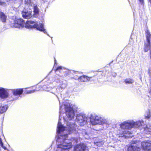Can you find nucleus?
Instances as JSON below:
<instances>
[{"label":"nucleus","mask_w":151,"mask_h":151,"mask_svg":"<svg viewBox=\"0 0 151 151\" xmlns=\"http://www.w3.org/2000/svg\"><path fill=\"white\" fill-rule=\"evenodd\" d=\"M65 108V114L68 118L70 120L74 119L75 116L73 106L69 104L61 105L60 107L59 120L57 129V136L56 144L57 146L56 151H69V149L72 147V140H74L76 142L78 141L77 138H73L70 139L67 134H65L68 131V134L72 133L76 130L75 124L68 122H66L67 127H65L60 122V117L62 110Z\"/></svg>","instance_id":"nucleus-1"},{"label":"nucleus","mask_w":151,"mask_h":151,"mask_svg":"<svg viewBox=\"0 0 151 151\" xmlns=\"http://www.w3.org/2000/svg\"><path fill=\"white\" fill-rule=\"evenodd\" d=\"M144 124L143 120L135 122L132 120L126 121L120 124V129L117 131V133L121 137H124L125 138L132 137L133 135L129 130L132 128H138L142 126Z\"/></svg>","instance_id":"nucleus-2"},{"label":"nucleus","mask_w":151,"mask_h":151,"mask_svg":"<svg viewBox=\"0 0 151 151\" xmlns=\"http://www.w3.org/2000/svg\"><path fill=\"white\" fill-rule=\"evenodd\" d=\"M28 29H35L43 32L45 34H47V32L44 28V25L42 23H39L37 22L31 20H28L25 24V22L22 19H19L15 20L12 24V26L16 28L21 29L24 27Z\"/></svg>","instance_id":"nucleus-3"},{"label":"nucleus","mask_w":151,"mask_h":151,"mask_svg":"<svg viewBox=\"0 0 151 151\" xmlns=\"http://www.w3.org/2000/svg\"><path fill=\"white\" fill-rule=\"evenodd\" d=\"M90 119L91 124L93 125L97 124L107 125L109 124V122L106 119L97 115L93 113L91 114Z\"/></svg>","instance_id":"nucleus-4"},{"label":"nucleus","mask_w":151,"mask_h":151,"mask_svg":"<svg viewBox=\"0 0 151 151\" xmlns=\"http://www.w3.org/2000/svg\"><path fill=\"white\" fill-rule=\"evenodd\" d=\"M69 71L67 69L65 68L64 67H63L61 66H60L58 67L55 71V73L57 76L55 77H55H58V79H60V80L62 79L63 78L66 76L68 73Z\"/></svg>","instance_id":"nucleus-5"},{"label":"nucleus","mask_w":151,"mask_h":151,"mask_svg":"<svg viewBox=\"0 0 151 151\" xmlns=\"http://www.w3.org/2000/svg\"><path fill=\"white\" fill-rule=\"evenodd\" d=\"M13 93V95L9 97L8 101H13L18 99L23 92L22 88H17L10 90Z\"/></svg>","instance_id":"nucleus-6"},{"label":"nucleus","mask_w":151,"mask_h":151,"mask_svg":"<svg viewBox=\"0 0 151 151\" xmlns=\"http://www.w3.org/2000/svg\"><path fill=\"white\" fill-rule=\"evenodd\" d=\"M87 120V117L85 114L80 113L77 115L76 121L79 125L83 126L86 123Z\"/></svg>","instance_id":"nucleus-7"},{"label":"nucleus","mask_w":151,"mask_h":151,"mask_svg":"<svg viewBox=\"0 0 151 151\" xmlns=\"http://www.w3.org/2000/svg\"><path fill=\"white\" fill-rule=\"evenodd\" d=\"M55 81L60 85V86H58L56 89L58 93H60L62 91L67 87V83L66 81H63L62 79L60 80L58 77H56Z\"/></svg>","instance_id":"nucleus-8"},{"label":"nucleus","mask_w":151,"mask_h":151,"mask_svg":"<svg viewBox=\"0 0 151 151\" xmlns=\"http://www.w3.org/2000/svg\"><path fill=\"white\" fill-rule=\"evenodd\" d=\"M144 50L145 52H147L149 51V57L150 59V66L148 68V73L150 77H151V43L145 42Z\"/></svg>","instance_id":"nucleus-9"},{"label":"nucleus","mask_w":151,"mask_h":151,"mask_svg":"<svg viewBox=\"0 0 151 151\" xmlns=\"http://www.w3.org/2000/svg\"><path fill=\"white\" fill-rule=\"evenodd\" d=\"M10 90L5 89L3 88H0V97L1 99H4L9 96V92Z\"/></svg>","instance_id":"nucleus-10"},{"label":"nucleus","mask_w":151,"mask_h":151,"mask_svg":"<svg viewBox=\"0 0 151 151\" xmlns=\"http://www.w3.org/2000/svg\"><path fill=\"white\" fill-rule=\"evenodd\" d=\"M141 145L143 149L146 150H151V141L145 140L141 142Z\"/></svg>","instance_id":"nucleus-11"},{"label":"nucleus","mask_w":151,"mask_h":151,"mask_svg":"<svg viewBox=\"0 0 151 151\" xmlns=\"http://www.w3.org/2000/svg\"><path fill=\"white\" fill-rule=\"evenodd\" d=\"M74 151H88V147L83 144L78 145L74 147Z\"/></svg>","instance_id":"nucleus-12"},{"label":"nucleus","mask_w":151,"mask_h":151,"mask_svg":"<svg viewBox=\"0 0 151 151\" xmlns=\"http://www.w3.org/2000/svg\"><path fill=\"white\" fill-rule=\"evenodd\" d=\"M50 81L48 80L47 81L45 82V85H43L42 87V89L46 91H50L52 89L51 86L52 84L50 82Z\"/></svg>","instance_id":"nucleus-13"},{"label":"nucleus","mask_w":151,"mask_h":151,"mask_svg":"<svg viewBox=\"0 0 151 151\" xmlns=\"http://www.w3.org/2000/svg\"><path fill=\"white\" fill-rule=\"evenodd\" d=\"M32 12L27 10L25 9L23 10L22 13V16L24 18L30 19L32 17Z\"/></svg>","instance_id":"nucleus-14"},{"label":"nucleus","mask_w":151,"mask_h":151,"mask_svg":"<svg viewBox=\"0 0 151 151\" xmlns=\"http://www.w3.org/2000/svg\"><path fill=\"white\" fill-rule=\"evenodd\" d=\"M92 77H89L86 76H83L79 77L78 78L79 81L81 82H87L89 81L92 78Z\"/></svg>","instance_id":"nucleus-15"},{"label":"nucleus","mask_w":151,"mask_h":151,"mask_svg":"<svg viewBox=\"0 0 151 151\" xmlns=\"http://www.w3.org/2000/svg\"><path fill=\"white\" fill-rule=\"evenodd\" d=\"M8 106L7 105H6L0 103V114H1L5 112L7 109Z\"/></svg>","instance_id":"nucleus-16"},{"label":"nucleus","mask_w":151,"mask_h":151,"mask_svg":"<svg viewBox=\"0 0 151 151\" xmlns=\"http://www.w3.org/2000/svg\"><path fill=\"white\" fill-rule=\"evenodd\" d=\"M145 36L146 37V41L145 42L151 43V34L149 30L147 29L145 31Z\"/></svg>","instance_id":"nucleus-17"},{"label":"nucleus","mask_w":151,"mask_h":151,"mask_svg":"<svg viewBox=\"0 0 151 151\" xmlns=\"http://www.w3.org/2000/svg\"><path fill=\"white\" fill-rule=\"evenodd\" d=\"M140 149L139 147H137L135 145H131L128 148V151H139Z\"/></svg>","instance_id":"nucleus-18"},{"label":"nucleus","mask_w":151,"mask_h":151,"mask_svg":"<svg viewBox=\"0 0 151 151\" xmlns=\"http://www.w3.org/2000/svg\"><path fill=\"white\" fill-rule=\"evenodd\" d=\"M33 16L35 17H37L39 15V10L37 6H34L33 7Z\"/></svg>","instance_id":"nucleus-19"},{"label":"nucleus","mask_w":151,"mask_h":151,"mask_svg":"<svg viewBox=\"0 0 151 151\" xmlns=\"http://www.w3.org/2000/svg\"><path fill=\"white\" fill-rule=\"evenodd\" d=\"M144 132L147 134H151V126H146V127H144Z\"/></svg>","instance_id":"nucleus-20"},{"label":"nucleus","mask_w":151,"mask_h":151,"mask_svg":"<svg viewBox=\"0 0 151 151\" xmlns=\"http://www.w3.org/2000/svg\"><path fill=\"white\" fill-rule=\"evenodd\" d=\"M0 18L3 22H5L6 20V16L2 12H0Z\"/></svg>","instance_id":"nucleus-21"},{"label":"nucleus","mask_w":151,"mask_h":151,"mask_svg":"<svg viewBox=\"0 0 151 151\" xmlns=\"http://www.w3.org/2000/svg\"><path fill=\"white\" fill-rule=\"evenodd\" d=\"M24 3L25 5L28 6H32L33 3L31 0H25Z\"/></svg>","instance_id":"nucleus-22"},{"label":"nucleus","mask_w":151,"mask_h":151,"mask_svg":"<svg viewBox=\"0 0 151 151\" xmlns=\"http://www.w3.org/2000/svg\"><path fill=\"white\" fill-rule=\"evenodd\" d=\"M124 82L126 84H132L134 82V81L130 78H127Z\"/></svg>","instance_id":"nucleus-23"},{"label":"nucleus","mask_w":151,"mask_h":151,"mask_svg":"<svg viewBox=\"0 0 151 151\" xmlns=\"http://www.w3.org/2000/svg\"><path fill=\"white\" fill-rule=\"evenodd\" d=\"M40 89H35L32 90H30V91H27V94H29V93H34L35 91H39Z\"/></svg>","instance_id":"nucleus-24"},{"label":"nucleus","mask_w":151,"mask_h":151,"mask_svg":"<svg viewBox=\"0 0 151 151\" xmlns=\"http://www.w3.org/2000/svg\"><path fill=\"white\" fill-rule=\"evenodd\" d=\"M151 116V114L149 112L147 116H145V118L147 119H149Z\"/></svg>","instance_id":"nucleus-25"},{"label":"nucleus","mask_w":151,"mask_h":151,"mask_svg":"<svg viewBox=\"0 0 151 151\" xmlns=\"http://www.w3.org/2000/svg\"><path fill=\"white\" fill-rule=\"evenodd\" d=\"M0 5L3 6H5L6 5V4L3 1L0 0Z\"/></svg>","instance_id":"nucleus-26"},{"label":"nucleus","mask_w":151,"mask_h":151,"mask_svg":"<svg viewBox=\"0 0 151 151\" xmlns=\"http://www.w3.org/2000/svg\"><path fill=\"white\" fill-rule=\"evenodd\" d=\"M0 146H1L2 147H4L3 144L2 142V139L1 138H0Z\"/></svg>","instance_id":"nucleus-27"},{"label":"nucleus","mask_w":151,"mask_h":151,"mask_svg":"<svg viewBox=\"0 0 151 151\" xmlns=\"http://www.w3.org/2000/svg\"><path fill=\"white\" fill-rule=\"evenodd\" d=\"M140 3L141 4H142L144 3V0H139Z\"/></svg>","instance_id":"nucleus-28"},{"label":"nucleus","mask_w":151,"mask_h":151,"mask_svg":"<svg viewBox=\"0 0 151 151\" xmlns=\"http://www.w3.org/2000/svg\"><path fill=\"white\" fill-rule=\"evenodd\" d=\"M78 74H79V73H78V72H76L75 73L74 75H75L76 76H78Z\"/></svg>","instance_id":"nucleus-29"},{"label":"nucleus","mask_w":151,"mask_h":151,"mask_svg":"<svg viewBox=\"0 0 151 151\" xmlns=\"http://www.w3.org/2000/svg\"><path fill=\"white\" fill-rule=\"evenodd\" d=\"M149 94H150V96H151V90H150V91L149 92Z\"/></svg>","instance_id":"nucleus-30"},{"label":"nucleus","mask_w":151,"mask_h":151,"mask_svg":"<svg viewBox=\"0 0 151 151\" xmlns=\"http://www.w3.org/2000/svg\"><path fill=\"white\" fill-rule=\"evenodd\" d=\"M149 1L150 3V4H151V0H149Z\"/></svg>","instance_id":"nucleus-31"},{"label":"nucleus","mask_w":151,"mask_h":151,"mask_svg":"<svg viewBox=\"0 0 151 151\" xmlns=\"http://www.w3.org/2000/svg\"><path fill=\"white\" fill-rule=\"evenodd\" d=\"M56 60H55V64H56Z\"/></svg>","instance_id":"nucleus-32"},{"label":"nucleus","mask_w":151,"mask_h":151,"mask_svg":"<svg viewBox=\"0 0 151 151\" xmlns=\"http://www.w3.org/2000/svg\"><path fill=\"white\" fill-rule=\"evenodd\" d=\"M47 34V35L49 36V35L48 34Z\"/></svg>","instance_id":"nucleus-33"}]
</instances>
